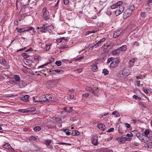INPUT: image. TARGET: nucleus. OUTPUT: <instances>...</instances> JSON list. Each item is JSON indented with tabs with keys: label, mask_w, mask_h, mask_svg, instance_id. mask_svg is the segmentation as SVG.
Here are the masks:
<instances>
[{
	"label": "nucleus",
	"mask_w": 152,
	"mask_h": 152,
	"mask_svg": "<svg viewBox=\"0 0 152 152\" xmlns=\"http://www.w3.org/2000/svg\"><path fill=\"white\" fill-rule=\"evenodd\" d=\"M72 107H70L69 108V109L67 110V111L68 113H71L72 112L73 110H72Z\"/></svg>",
	"instance_id": "3c124183"
},
{
	"label": "nucleus",
	"mask_w": 152,
	"mask_h": 152,
	"mask_svg": "<svg viewBox=\"0 0 152 152\" xmlns=\"http://www.w3.org/2000/svg\"><path fill=\"white\" fill-rule=\"evenodd\" d=\"M9 150L11 151V152H13L14 151V149L12 148L11 146L9 149Z\"/></svg>",
	"instance_id": "69168bd1"
},
{
	"label": "nucleus",
	"mask_w": 152,
	"mask_h": 152,
	"mask_svg": "<svg viewBox=\"0 0 152 152\" xmlns=\"http://www.w3.org/2000/svg\"><path fill=\"white\" fill-rule=\"evenodd\" d=\"M43 16L45 19H48L50 17L49 13L47 10V8L44 7L43 10Z\"/></svg>",
	"instance_id": "20e7f679"
},
{
	"label": "nucleus",
	"mask_w": 152,
	"mask_h": 152,
	"mask_svg": "<svg viewBox=\"0 0 152 152\" xmlns=\"http://www.w3.org/2000/svg\"><path fill=\"white\" fill-rule=\"evenodd\" d=\"M103 73H104V75H106L108 74L109 73V71L106 69H104L103 70Z\"/></svg>",
	"instance_id": "72a5a7b5"
},
{
	"label": "nucleus",
	"mask_w": 152,
	"mask_h": 152,
	"mask_svg": "<svg viewBox=\"0 0 152 152\" xmlns=\"http://www.w3.org/2000/svg\"><path fill=\"white\" fill-rule=\"evenodd\" d=\"M89 95L88 93H86L83 94L82 96L83 97H88Z\"/></svg>",
	"instance_id": "864d4df0"
},
{
	"label": "nucleus",
	"mask_w": 152,
	"mask_h": 152,
	"mask_svg": "<svg viewBox=\"0 0 152 152\" xmlns=\"http://www.w3.org/2000/svg\"><path fill=\"white\" fill-rule=\"evenodd\" d=\"M0 64L4 66H7V61L5 59H0Z\"/></svg>",
	"instance_id": "2eb2a0df"
},
{
	"label": "nucleus",
	"mask_w": 152,
	"mask_h": 152,
	"mask_svg": "<svg viewBox=\"0 0 152 152\" xmlns=\"http://www.w3.org/2000/svg\"><path fill=\"white\" fill-rule=\"evenodd\" d=\"M112 114L113 115H115L116 117H118L120 116V114L118 113H117L116 111H113Z\"/></svg>",
	"instance_id": "7c9ffc66"
},
{
	"label": "nucleus",
	"mask_w": 152,
	"mask_h": 152,
	"mask_svg": "<svg viewBox=\"0 0 152 152\" xmlns=\"http://www.w3.org/2000/svg\"><path fill=\"white\" fill-rule=\"evenodd\" d=\"M86 90L89 92H91L94 95H96L98 94V92L94 91V90L91 87H87L86 88Z\"/></svg>",
	"instance_id": "39448f33"
},
{
	"label": "nucleus",
	"mask_w": 152,
	"mask_h": 152,
	"mask_svg": "<svg viewBox=\"0 0 152 152\" xmlns=\"http://www.w3.org/2000/svg\"><path fill=\"white\" fill-rule=\"evenodd\" d=\"M135 8L134 6H131L130 7L126 10L124 12V15L126 17L130 16L132 13L133 11L134 10Z\"/></svg>",
	"instance_id": "7ed1b4c3"
},
{
	"label": "nucleus",
	"mask_w": 152,
	"mask_h": 152,
	"mask_svg": "<svg viewBox=\"0 0 152 152\" xmlns=\"http://www.w3.org/2000/svg\"><path fill=\"white\" fill-rule=\"evenodd\" d=\"M120 51H124L126 49V45H123L121 47L118 48Z\"/></svg>",
	"instance_id": "4be33fe9"
},
{
	"label": "nucleus",
	"mask_w": 152,
	"mask_h": 152,
	"mask_svg": "<svg viewBox=\"0 0 152 152\" xmlns=\"http://www.w3.org/2000/svg\"><path fill=\"white\" fill-rule=\"evenodd\" d=\"M18 32L21 33L26 31V30H24L21 28H19L18 31Z\"/></svg>",
	"instance_id": "49530a36"
},
{
	"label": "nucleus",
	"mask_w": 152,
	"mask_h": 152,
	"mask_svg": "<svg viewBox=\"0 0 152 152\" xmlns=\"http://www.w3.org/2000/svg\"><path fill=\"white\" fill-rule=\"evenodd\" d=\"M112 139V137H109L105 139V140L108 141H110Z\"/></svg>",
	"instance_id": "052dcab7"
},
{
	"label": "nucleus",
	"mask_w": 152,
	"mask_h": 152,
	"mask_svg": "<svg viewBox=\"0 0 152 152\" xmlns=\"http://www.w3.org/2000/svg\"><path fill=\"white\" fill-rule=\"evenodd\" d=\"M27 28L28 29L26 30V31H28L29 30L34 29V28L32 27H27Z\"/></svg>",
	"instance_id": "c03bdc74"
},
{
	"label": "nucleus",
	"mask_w": 152,
	"mask_h": 152,
	"mask_svg": "<svg viewBox=\"0 0 152 152\" xmlns=\"http://www.w3.org/2000/svg\"><path fill=\"white\" fill-rule=\"evenodd\" d=\"M56 64L58 66H59L61 65V61H56L55 62Z\"/></svg>",
	"instance_id": "f704fd0d"
},
{
	"label": "nucleus",
	"mask_w": 152,
	"mask_h": 152,
	"mask_svg": "<svg viewBox=\"0 0 152 152\" xmlns=\"http://www.w3.org/2000/svg\"><path fill=\"white\" fill-rule=\"evenodd\" d=\"M115 13L116 15L117 16L121 13H120V12L118 11V10H117L115 12Z\"/></svg>",
	"instance_id": "09e8293b"
},
{
	"label": "nucleus",
	"mask_w": 152,
	"mask_h": 152,
	"mask_svg": "<svg viewBox=\"0 0 152 152\" xmlns=\"http://www.w3.org/2000/svg\"><path fill=\"white\" fill-rule=\"evenodd\" d=\"M75 71L76 72L80 73L82 71V69L80 68L75 70Z\"/></svg>",
	"instance_id": "a18cd8bd"
},
{
	"label": "nucleus",
	"mask_w": 152,
	"mask_h": 152,
	"mask_svg": "<svg viewBox=\"0 0 152 152\" xmlns=\"http://www.w3.org/2000/svg\"><path fill=\"white\" fill-rule=\"evenodd\" d=\"M29 139L30 140L36 141L37 140V138L35 137L32 136L30 137Z\"/></svg>",
	"instance_id": "2f4dec72"
},
{
	"label": "nucleus",
	"mask_w": 152,
	"mask_h": 152,
	"mask_svg": "<svg viewBox=\"0 0 152 152\" xmlns=\"http://www.w3.org/2000/svg\"><path fill=\"white\" fill-rule=\"evenodd\" d=\"M114 58L113 57L110 58H109L107 60V64H109L111 62H112V60H113Z\"/></svg>",
	"instance_id": "e433bc0d"
},
{
	"label": "nucleus",
	"mask_w": 152,
	"mask_h": 152,
	"mask_svg": "<svg viewBox=\"0 0 152 152\" xmlns=\"http://www.w3.org/2000/svg\"><path fill=\"white\" fill-rule=\"evenodd\" d=\"M114 130V129L113 128H111L110 129H109L107 131V132H113Z\"/></svg>",
	"instance_id": "5fc2aeb1"
},
{
	"label": "nucleus",
	"mask_w": 152,
	"mask_h": 152,
	"mask_svg": "<svg viewBox=\"0 0 152 152\" xmlns=\"http://www.w3.org/2000/svg\"><path fill=\"white\" fill-rule=\"evenodd\" d=\"M53 71H54L58 73H61L63 72V71L62 70L60 69H56L54 70H53Z\"/></svg>",
	"instance_id": "79ce46f5"
},
{
	"label": "nucleus",
	"mask_w": 152,
	"mask_h": 152,
	"mask_svg": "<svg viewBox=\"0 0 152 152\" xmlns=\"http://www.w3.org/2000/svg\"><path fill=\"white\" fill-rule=\"evenodd\" d=\"M145 14L144 12H142L141 13V16L142 17L144 18L145 16Z\"/></svg>",
	"instance_id": "4d7b16f0"
},
{
	"label": "nucleus",
	"mask_w": 152,
	"mask_h": 152,
	"mask_svg": "<svg viewBox=\"0 0 152 152\" xmlns=\"http://www.w3.org/2000/svg\"><path fill=\"white\" fill-rule=\"evenodd\" d=\"M149 140H147L145 139H144L143 140H142V142H144L145 143H148V142H149Z\"/></svg>",
	"instance_id": "e2e57ef3"
},
{
	"label": "nucleus",
	"mask_w": 152,
	"mask_h": 152,
	"mask_svg": "<svg viewBox=\"0 0 152 152\" xmlns=\"http://www.w3.org/2000/svg\"><path fill=\"white\" fill-rule=\"evenodd\" d=\"M120 61L119 58H114L112 62L110 63V67L111 68H113L116 67Z\"/></svg>",
	"instance_id": "f03ea898"
},
{
	"label": "nucleus",
	"mask_w": 152,
	"mask_h": 152,
	"mask_svg": "<svg viewBox=\"0 0 152 152\" xmlns=\"http://www.w3.org/2000/svg\"><path fill=\"white\" fill-rule=\"evenodd\" d=\"M33 101L34 102H40V100H36L35 99V98L34 96L33 97Z\"/></svg>",
	"instance_id": "de8ad7c7"
},
{
	"label": "nucleus",
	"mask_w": 152,
	"mask_h": 152,
	"mask_svg": "<svg viewBox=\"0 0 152 152\" xmlns=\"http://www.w3.org/2000/svg\"><path fill=\"white\" fill-rule=\"evenodd\" d=\"M51 140H47L44 141L45 143L47 145H49L51 142Z\"/></svg>",
	"instance_id": "cd10ccee"
},
{
	"label": "nucleus",
	"mask_w": 152,
	"mask_h": 152,
	"mask_svg": "<svg viewBox=\"0 0 152 152\" xmlns=\"http://www.w3.org/2000/svg\"><path fill=\"white\" fill-rule=\"evenodd\" d=\"M119 141L122 143H124L125 142V137L122 136L121 137H119Z\"/></svg>",
	"instance_id": "393cba45"
},
{
	"label": "nucleus",
	"mask_w": 152,
	"mask_h": 152,
	"mask_svg": "<svg viewBox=\"0 0 152 152\" xmlns=\"http://www.w3.org/2000/svg\"><path fill=\"white\" fill-rule=\"evenodd\" d=\"M53 26L52 25H50V26H47L48 30H51L52 29H53Z\"/></svg>",
	"instance_id": "37998d69"
},
{
	"label": "nucleus",
	"mask_w": 152,
	"mask_h": 152,
	"mask_svg": "<svg viewBox=\"0 0 152 152\" xmlns=\"http://www.w3.org/2000/svg\"><path fill=\"white\" fill-rule=\"evenodd\" d=\"M46 95L45 96H42L39 98L40 102H46Z\"/></svg>",
	"instance_id": "ddd939ff"
},
{
	"label": "nucleus",
	"mask_w": 152,
	"mask_h": 152,
	"mask_svg": "<svg viewBox=\"0 0 152 152\" xmlns=\"http://www.w3.org/2000/svg\"><path fill=\"white\" fill-rule=\"evenodd\" d=\"M84 57L83 56L80 57L79 58H76L75 59L76 61H80L81 59H83V58Z\"/></svg>",
	"instance_id": "603ef678"
},
{
	"label": "nucleus",
	"mask_w": 152,
	"mask_h": 152,
	"mask_svg": "<svg viewBox=\"0 0 152 152\" xmlns=\"http://www.w3.org/2000/svg\"><path fill=\"white\" fill-rule=\"evenodd\" d=\"M64 4L65 5H67L69 3L68 0H63Z\"/></svg>",
	"instance_id": "8fccbe9b"
},
{
	"label": "nucleus",
	"mask_w": 152,
	"mask_h": 152,
	"mask_svg": "<svg viewBox=\"0 0 152 152\" xmlns=\"http://www.w3.org/2000/svg\"><path fill=\"white\" fill-rule=\"evenodd\" d=\"M135 59H137V58H133L130 60L129 62V64L130 67H132L134 66Z\"/></svg>",
	"instance_id": "dca6fc26"
},
{
	"label": "nucleus",
	"mask_w": 152,
	"mask_h": 152,
	"mask_svg": "<svg viewBox=\"0 0 152 152\" xmlns=\"http://www.w3.org/2000/svg\"><path fill=\"white\" fill-rule=\"evenodd\" d=\"M22 56L25 58H28L29 56L26 53H23L21 54Z\"/></svg>",
	"instance_id": "c756f323"
},
{
	"label": "nucleus",
	"mask_w": 152,
	"mask_h": 152,
	"mask_svg": "<svg viewBox=\"0 0 152 152\" xmlns=\"http://www.w3.org/2000/svg\"><path fill=\"white\" fill-rule=\"evenodd\" d=\"M68 130L67 129H61V131H63L66 133V134L67 135H69L71 134V132L69 131H66V130Z\"/></svg>",
	"instance_id": "bb28decb"
},
{
	"label": "nucleus",
	"mask_w": 152,
	"mask_h": 152,
	"mask_svg": "<svg viewBox=\"0 0 152 152\" xmlns=\"http://www.w3.org/2000/svg\"><path fill=\"white\" fill-rule=\"evenodd\" d=\"M18 86L21 88H23L25 86V83L23 80H20L19 82L17 83Z\"/></svg>",
	"instance_id": "9d476101"
},
{
	"label": "nucleus",
	"mask_w": 152,
	"mask_h": 152,
	"mask_svg": "<svg viewBox=\"0 0 152 152\" xmlns=\"http://www.w3.org/2000/svg\"><path fill=\"white\" fill-rule=\"evenodd\" d=\"M11 146L9 143H7L3 145V147L4 148L9 150Z\"/></svg>",
	"instance_id": "5701e85b"
},
{
	"label": "nucleus",
	"mask_w": 152,
	"mask_h": 152,
	"mask_svg": "<svg viewBox=\"0 0 152 152\" xmlns=\"http://www.w3.org/2000/svg\"><path fill=\"white\" fill-rule=\"evenodd\" d=\"M62 38H58L57 39V42L58 43H60L61 42H62Z\"/></svg>",
	"instance_id": "13d9d810"
},
{
	"label": "nucleus",
	"mask_w": 152,
	"mask_h": 152,
	"mask_svg": "<svg viewBox=\"0 0 152 152\" xmlns=\"http://www.w3.org/2000/svg\"><path fill=\"white\" fill-rule=\"evenodd\" d=\"M68 47V46L67 45H64V46H62L61 47V49H63L64 48H67Z\"/></svg>",
	"instance_id": "338daca9"
},
{
	"label": "nucleus",
	"mask_w": 152,
	"mask_h": 152,
	"mask_svg": "<svg viewBox=\"0 0 152 152\" xmlns=\"http://www.w3.org/2000/svg\"><path fill=\"white\" fill-rule=\"evenodd\" d=\"M124 125L127 128H129L130 126V125L127 123H125Z\"/></svg>",
	"instance_id": "680f3d73"
},
{
	"label": "nucleus",
	"mask_w": 152,
	"mask_h": 152,
	"mask_svg": "<svg viewBox=\"0 0 152 152\" xmlns=\"http://www.w3.org/2000/svg\"><path fill=\"white\" fill-rule=\"evenodd\" d=\"M121 32L120 31H117L116 32H115L114 34L113 35V37L114 38H116L117 37H119L121 35Z\"/></svg>",
	"instance_id": "4468645a"
},
{
	"label": "nucleus",
	"mask_w": 152,
	"mask_h": 152,
	"mask_svg": "<svg viewBox=\"0 0 152 152\" xmlns=\"http://www.w3.org/2000/svg\"><path fill=\"white\" fill-rule=\"evenodd\" d=\"M118 6L119 7V8L118 9V11L120 12V13H122L124 9V6L123 5H120Z\"/></svg>",
	"instance_id": "aec40b11"
},
{
	"label": "nucleus",
	"mask_w": 152,
	"mask_h": 152,
	"mask_svg": "<svg viewBox=\"0 0 152 152\" xmlns=\"http://www.w3.org/2000/svg\"><path fill=\"white\" fill-rule=\"evenodd\" d=\"M36 110V108L34 107L29 108L26 109V112L27 113H31L34 111Z\"/></svg>",
	"instance_id": "f3484780"
},
{
	"label": "nucleus",
	"mask_w": 152,
	"mask_h": 152,
	"mask_svg": "<svg viewBox=\"0 0 152 152\" xmlns=\"http://www.w3.org/2000/svg\"><path fill=\"white\" fill-rule=\"evenodd\" d=\"M149 133V129H146L144 133L145 135L146 136H147L148 135Z\"/></svg>",
	"instance_id": "4c0bfd02"
},
{
	"label": "nucleus",
	"mask_w": 152,
	"mask_h": 152,
	"mask_svg": "<svg viewBox=\"0 0 152 152\" xmlns=\"http://www.w3.org/2000/svg\"><path fill=\"white\" fill-rule=\"evenodd\" d=\"M41 129V128L39 126H37L34 128V130L35 132H38Z\"/></svg>",
	"instance_id": "c85d7f7f"
},
{
	"label": "nucleus",
	"mask_w": 152,
	"mask_h": 152,
	"mask_svg": "<svg viewBox=\"0 0 152 152\" xmlns=\"http://www.w3.org/2000/svg\"><path fill=\"white\" fill-rule=\"evenodd\" d=\"M92 143L95 145H97L98 144L97 137H93L92 139Z\"/></svg>",
	"instance_id": "f8f14e48"
},
{
	"label": "nucleus",
	"mask_w": 152,
	"mask_h": 152,
	"mask_svg": "<svg viewBox=\"0 0 152 152\" xmlns=\"http://www.w3.org/2000/svg\"><path fill=\"white\" fill-rule=\"evenodd\" d=\"M132 139V138L126 137H125V142L128 141H130Z\"/></svg>",
	"instance_id": "bf43d9fd"
},
{
	"label": "nucleus",
	"mask_w": 152,
	"mask_h": 152,
	"mask_svg": "<svg viewBox=\"0 0 152 152\" xmlns=\"http://www.w3.org/2000/svg\"><path fill=\"white\" fill-rule=\"evenodd\" d=\"M18 111L23 113H27L26 109H20L18 110Z\"/></svg>",
	"instance_id": "c9c22d12"
},
{
	"label": "nucleus",
	"mask_w": 152,
	"mask_h": 152,
	"mask_svg": "<svg viewBox=\"0 0 152 152\" xmlns=\"http://www.w3.org/2000/svg\"><path fill=\"white\" fill-rule=\"evenodd\" d=\"M142 75H140L139 76H136L137 79L136 80H138L139 79H141L142 78Z\"/></svg>",
	"instance_id": "6e6d98bb"
},
{
	"label": "nucleus",
	"mask_w": 152,
	"mask_h": 152,
	"mask_svg": "<svg viewBox=\"0 0 152 152\" xmlns=\"http://www.w3.org/2000/svg\"><path fill=\"white\" fill-rule=\"evenodd\" d=\"M50 48V46L49 44H46L45 48V49L46 51H48L49 50Z\"/></svg>",
	"instance_id": "473e14b6"
},
{
	"label": "nucleus",
	"mask_w": 152,
	"mask_h": 152,
	"mask_svg": "<svg viewBox=\"0 0 152 152\" xmlns=\"http://www.w3.org/2000/svg\"><path fill=\"white\" fill-rule=\"evenodd\" d=\"M133 97L135 99H137L139 100H140L141 99V98L138 97L137 95H134L133 96Z\"/></svg>",
	"instance_id": "58836bf2"
},
{
	"label": "nucleus",
	"mask_w": 152,
	"mask_h": 152,
	"mask_svg": "<svg viewBox=\"0 0 152 152\" xmlns=\"http://www.w3.org/2000/svg\"><path fill=\"white\" fill-rule=\"evenodd\" d=\"M46 102L48 101H52V102H55L56 100L55 98H54V97L53 96H51L50 95H46Z\"/></svg>",
	"instance_id": "0eeeda50"
},
{
	"label": "nucleus",
	"mask_w": 152,
	"mask_h": 152,
	"mask_svg": "<svg viewBox=\"0 0 152 152\" xmlns=\"http://www.w3.org/2000/svg\"><path fill=\"white\" fill-rule=\"evenodd\" d=\"M133 134L132 133H130V134H127L126 135V137L129 138H130V137H133Z\"/></svg>",
	"instance_id": "a19ab883"
},
{
	"label": "nucleus",
	"mask_w": 152,
	"mask_h": 152,
	"mask_svg": "<svg viewBox=\"0 0 152 152\" xmlns=\"http://www.w3.org/2000/svg\"><path fill=\"white\" fill-rule=\"evenodd\" d=\"M91 68L93 71L96 72L97 71L98 68L96 64H94L91 66Z\"/></svg>",
	"instance_id": "6ab92c4d"
},
{
	"label": "nucleus",
	"mask_w": 152,
	"mask_h": 152,
	"mask_svg": "<svg viewBox=\"0 0 152 152\" xmlns=\"http://www.w3.org/2000/svg\"><path fill=\"white\" fill-rule=\"evenodd\" d=\"M106 14L108 15H110L111 14V12L110 11H107L106 12Z\"/></svg>",
	"instance_id": "0e129e2a"
},
{
	"label": "nucleus",
	"mask_w": 152,
	"mask_h": 152,
	"mask_svg": "<svg viewBox=\"0 0 152 152\" xmlns=\"http://www.w3.org/2000/svg\"><path fill=\"white\" fill-rule=\"evenodd\" d=\"M120 51L118 48L112 52V53L113 55H116L120 53Z\"/></svg>",
	"instance_id": "b1692460"
},
{
	"label": "nucleus",
	"mask_w": 152,
	"mask_h": 152,
	"mask_svg": "<svg viewBox=\"0 0 152 152\" xmlns=\"http://www.w3.org/2000/svg\"><path fill=\"white\" fill-rule=\"evenodd\" d=\"M47 24L43 25L41 28L37 27V29H40V31L42 32H45L48 31Z\"/></svg>",
	"instance_id": "423d86ee"
},
{
	"label": "nucleus",
	"mask_w": 152,
	"mask_h": 152,
	"mask_svg": "<svg viewBox=\"0 0 152 152\" xmlns=\"http://www.w3.org/2000/svg\"><path fill=\"white\" fill-rule=\"evenodd\" d=\"M14 78L15 80V81L17 82V83L20 80V77L18 75H15L14 76Z\"/></svg>",
	"instance_id": "a211bd4d"
},
{
	"label": "nucleus",
	"mask_w": 152,
	"mask_h": 152,
	"mask_svg": "<svg viewBox=\"0 0 152 152\" xmlns=\"http://www.w3.org/2000/svg\"><path fill=\"white\" fill-rule=\"evenodd\" d=\"M72 136H78L79 134V133L76 130L72 131Z\"/></svg>",
	"instance_id": "412c9836"
},
{
	"label": "nucleus",
	"mask_w": 152,
	"mask_h": 152,
	"mask_svg": "<svg viewBox=\"0 0 152 152\" xmlns=\"http://www.w3.org/2000/svg\"><path fill=\"white\" fill-rule=\"evenodd\" d=\"M123 2L122 1H119L117 3L114 4L111 6V8L112 9H113L118 7V6L122 5Z\"/></svg>",
	"instance_id": "1a4fd4ad"
},
{
	"label": "nucleus",
	"mask_w": 152,
	"mask_h": 152,
	"mask_svg": "<svg viewBox=\"0 0 152 152\" xmlns=\"http://www.w3.org/2000/svg\"><path fill=\"white\" fill-rule=\"evenodd\" d=\"M29 98V96L26 95L25 96L21 97L20 100L25 102H27L29 101L28 99Z\"/></svg>",
	"instance_id": "9b49d317"
},
{
	"label": "nucleus",
	"mask_w": 152,
	"mask_h": 152,
	"mask_svg": "<svg viewBox=\"0 0 152 152\" xmlns=\"http://www.w3.org/2000/svg\"><path fill=\"white\" fill-rule=\"evenodd\" d=\"M131 68H130L127 69V68H124L123 69L120 71L119 72V75L121 78H124L127 76L129 73L130 72Z\"/></svg>",
	"instance_id": "f257e3e1"
},
{
	"label": "nucleus",
	"mask_w": 152,
	"mask_h": 152,
	"mask_svg": "<svg viewBox=\"0 0 152 152\" xmlns=\"http://www.w3.org/2000/svg\"><path fill=\"white\" fill-rule=\"evenodd\" d=\"M105 40V38H103L101 39L99 41H98L96 44V45H100V44L103 42Z\"/></svg>",
	"instance_id": "a878e982"
},
{
	"label": "nucleus",
	"mask_w": 152,
	"mask_h": 152,
	"mask_svg": "<svg viewBox=\"0 0 152 152\" xmlns=\"http://www.w3.org/2000/svg\"><path fill=\"white\" fill-rule=\"evenodd\" d=\"M136 81L135 82V84L137 85L138 86H140V81L137 80H136Z\"/></svg>",
	"instance_id": "ea45409f"
},
{
	"label": "nucleus",
	"mask_w": 152,
	"mask_h": 152,
	"mask_svg": "<svg viewBox=\"0 0 152 152\" xmlns=\"http://www.w3.org/2000/svg\"><path fill=\"white\" fill-rule=\"evenodd\" d=\"M148 144L147 145V147L149 148H152V145H151L150 143H148Z\"/></svg>",
	"instance_id": "774afa93"
},
{
	"label": "nucleus",
	"mask_w": 152,
	"mask_h": 152,
	"mask_svg": "<svg viewBox=\"0 0 152 152\" xmlns=\"http://www.w3.org/2000/svg\"><path fill=\"white\" fill-rule=\"evenodd\" d=\"M97 126L99 129L102 131H105L106 129V127L105 125L102 123L98 124Z\"/></svg>",
	"instance_id": "6e6552de"
}]
</instances>
